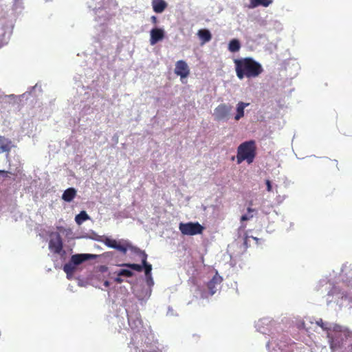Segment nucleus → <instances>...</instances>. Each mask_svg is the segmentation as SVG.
<instances>
[{
  "label": "nucleus",
  "mask_w": 352,
  "mask_h": 352,
  "mask_svg": "<svg viewBox=\"0 0 352 352\" xmlns=\"http://www.w3.org/2000/svg\"><path fill=\"white\" fill-rule=\"evenodd\" d=\"M125 247L127 248V250H130L133 253L140 255L143 250H140L139 248L133 246L130 243L125 241Z\"/></svg>",
  "instance_id": "obj_21"
},
{
  "label": "nucleus",
  "mask_w": 352,
  "mask_h": 352,
  "mask_svg": "<svg viewBox=\"0 0 352 352\" xmlns=\"http://www.w3.org/2000/svg\"><path fill=\"white\" fill-rule=\"evenodd\" d=\"M146 282H147V284L148 285H151L153 284V278L151 277V280H148V278H146Z\"/></svg>",
  "instance_id": "obj_34"
},
{
  "label": "nucleus",
  "mask_w": 352,
  "mask_h": 352,
  "mask_svg": "<svg viewBox=\"0 0 352 352\" xmlns=\"http://www.w3.org/2000/svg\"><path fill=\"white\" fill-rule=\"evenodd\" d=\"M12 148V141L0 135V153L9 152Z\"/></svg>",
  "instance_id": "obj_13"
},
{
  "label": "nucleus",
  "mask_w": 352,
  "mask_h": 352,
  "mask_svg": "<svg viewBox=\"0 0 352 352\" xmlns=\"http://www.w3.org/2000/svg\"><path fill=\"white\" fill-rule=\"evenodd\" d=\"M9 174H10V173L8 171L0 170V175H1L3 177H8Z\"/></svg>",
  "instance_id": "obj_31"
},
{
  "label": "nucleus",
  "mask_w": 352,
  "mask_h": 352,
  "mask_svg": "<svg viewBox=\"0 0 352 352\" xmlns=\"http://www.w3.org/2000/svg\"><path fill=\"white\" fill-rule=\"evenodd\" d=\"M253 217V214H244L241 217V221H245L250 220Z\"/></svg>",
  "instance_id": "obj_28"
},
{
  "label": "nucleus",
  "mask_w": 352,
  "mask_h": 352,
  "mask_svg": "<svg viewBox=\"0 0 352 352\" xmlns=\"http://www.w3.org/2000/svg\"><path fill=\"white\" fill-rule=\"evenodd\" d=\"M76 265L72 264V262L69 261V263H66L63 266L64 272L67 274H72L76 270Z\"/></svg>",
  "instance_id": "obj_19"
},
{
  "label": "nucleus",
  "mask_w": 352,
  "mask_h": 352,
  "mask_svg": "<svg viewBox=\"0 0 352 352\" xmlns=\"http://www.w3.org/2000/svg\"><path fill=\"white\" fill-rule=\"evenodd\" d=\"M250 237L252 238L256 242V243H258L259 239L258 238L254 237V236H250Z\"/></svg>",
  "instance_id": "obj_36"
},
{
  "label": "nucleus",
  "mask_w": 352,
  "mask_h": 352,
  "mask_svg": "<svg viewBox=\"0 0 352 352\" xmlns=\"http://www.w3.org/2000/svg\"><path fill=\"white\" fill-rule=\"evenodd\" d=\"M104 285L105 286H109V282L108 281H105L104 282Z\"/></svg>",
  "instance_id": "obj_37"
},
{
  "label": "nucleus",
  "mask_w": 352,
  "mask_h": 352,
  "mask_svg": "<svg viewBox=\"0 0 352 352\" xmlns=\"http://www.w3.org/2000/svg\"><path fill=\"white\" fill-rule=\"evenodd\" d=\"M180 232L184 235H196L201 234L204 230L199 222L180 223L179 225Z\"/></svg>",
  "instance_id": "obj_3"
},
{
  "label": "nucleus",
  "mask_w": 352,
  "mask_h": 352,
  "mask_svg": "<svg viewBox=\"0 0 352 352\" xmlns=\"http://www.w3.org/2000/svg\"><path fill=\"white\" fill-rule=\"evenodd\" d=\"M114 280L117 283H122L123 282V279L119 276H118V277L115 278Z\"/></svg>",
  "instance_id": "obj_32"
},
{
  "label": "nucleus",
  "mask_w": 352,
  "mask_h": 352,
  "mask_svg": "<svg viewBox=\"0 0 352 352\" xmlns=\"http://www.w3.org/2000/svg\"><path fill=\"white\" fill-rule=\"evenodd\" d=\"M151 20L152 23L154 24H156L157 23V19L155 16H152L151 17Z\"/></svg>",
  "instance_id": "obj_33"
},
{
  "label": "nucleus",
  "mask_w": 352,
  "mask_h": 352,
  "mask_svg": "<svg viewBox=\"0 0 352 352\" xmlns=\"http://www.w3.org/2000/svg\"><path fill=\"white\" fill-rule=\"evenodd\" d=\"M197 36L201 41V45L209 42L212 39V34L208 30L201 29L197 32Z\"/></svg>",
  "instance_id": "obj_12"
},
{
  "label": "nucleus",
  "mask_w": 352,
  "mask_h": 352,
  "mask_svg": "<svg viewBox=\"0 0 352 352\" xmlns=\"http://www.w3.org/2000/svg\"><path fill=\"white\" fill-rule=\"evenodd\" d=\"M273 0H250V8H254L262 6L263 7H268L272 3Z\"/></svg>",
  "instance_id": "obj_16"
},
{
  "label": "nucleus",
  "mask_w": 352,
  "mask_h": 352,
  "mask_svg": "<svg viewBox=\"0 0 352 352\" xmlns=\"http://www.w3.org/2000/svg\"><path fill=\"white\" fill-rule=\"evenodd\" d=\"M165 36L164 30L162 28H153L150 32V44L155 45L159 41L164 39Z\"/></svg>",
  "instance_id": "obj_7"
},
{
  "label": "nucleus",
  "mask_w": 352,
  "mask_h": 352,
  "mask_svg": "<svg viewBox=\"0 0 352 352\" xmlns=\"http://www.w3.org/2000/svg\"><path fill=\"white\" fill-rule=\"evenodd\" d=\"M76 195V190L74 188H69L66 189L62 195V199L67 201H72Z\"/></svg>",
  "instance_id": "obj_14"
},
{
  "label": "nucleus",
  "mask_w": 352,
  "mask_h": 352,
  "mask_svg": "<svg viewBox=\"0 0 352 352\" xmlns=\"http://www.w3.org/2000/svg\"><path fill=\"white\" fill-rule=\"evenodd\" d=\"M120 266H124L131 270H135L137 272H142L143 270L142 265H139L136 263H123L120 265Z\"/></svg>",
  "instance_id": "obj_20"
},
{
  "label": "nucleus",
  "mask_w": 352,
  "mask_h": 352,
  "mask_svg": "<svg viewBox=\"0 0 352 352\" xmlns=\"http://www.w3.org/2000/svg\"><path fill=\"white\" fill-rule=\"evenodd\" d=\"M232 109V105L226 103L219 104L214 110L213 116L217 121H228Z\"/></svg>",
  "instance_id": "obj_4"
},
{
  "label": "nucleus",
  "mask_w": 352,
  "mask_h": 352,
  "mask_svg": "<svg viewBox=\"0 0 352 352\" xmlns=\"http://www.w3.org/2000/svg\"><path fill=\"white\" fill-rule=\"evenodd\" d=\"M254 211V209H252V208H251L250 207H249V208H248V213H252V212H253Z\"/></svg>",
  "instance_id": "obj_35"
},
{
  "label": "nucleus",
  "mask_w": 352,
  "mask_h": 352,
  "mask_svg": "<svg viewBox=\"0 0 352 352\" xmlns=\"http://www.w3.org/2000/svg\"><path fill=\"white\" fill-rule=\"evenodd\" d=\"M142 266L144 268L146 277L148 280H151L152 265L146 262L145 264H142Z\"/></svg>",
  "instance_id": "obj_22"
},
{
  "label": "nucleus",
  "mask_w": 352,
  "mask_h": 352,
  "mask_svg": "<svg viewBox=\"0 0 352 352\" xmlns=\"http://www.w3.org/2000/svg\"><path fill=\"white\" fill-rule=\"evenodd\" d=\"M129 324L130 325V327L135 329H137L139 327V326H142V321L140 318H138L135 321H132V320L131 318H129Z\"/></svg>",
  "instance_id": "obj_23"
},
{
  "label": "nucleus",
  "mask_w": 352,
  "mask_h": 352,
  "mask_svg": "<svg viewBox=\"0 0 352 352\" xmlns=\"http://www.w3.org/2000/svg\"><path fill=\"white\" fill-rule=\"evenodd\" d=\"M104 243L107 247L114 248L124 254L127 252V248L125 247V242L123 244H121L120 241L118 242L116 239L107 237L104 241Z\"/></svg>",
  "instance_id": "obj_8"
},
{
  "label": "nucleus",
  "mask_w": 352,
  "mask_h": 352,
  "mask_svg": "<svg viewBox=\"0 0 352 352\" xmlns=\"http://www.w3.org/2000/svg\"><path fill=\"white\" fill-rule=\"evenodd\" d=\"M49 248L55 254H60L62 252L63 240L59 234H57L55 237L50 240Z\"/></svg>",
  "instance_id": "obj_6"
},
{
  "label": "nucleus",
  "mask_w": 352,
  "mask_h": 352,
  "mask_svg": "<svg viewBox=\"0 0 352 352\" xmlns=\"http://www.w3.org/2000/svg\"><path fill=\"white\" fill-rule=\"evenodd\" d=\"M151 5L155 13L163 12L168 6L167 3L164 0H152Z\"/></svg>",
  "instance_id": "obj_11"
},
{
  "label": "nucleus",
  "mask_w": 352,
  "mask_h": 352,
  "mask_svg": "<svg viewBox=\"0 0 352 352\" xmlns=\"http://www.w3.org/2000/svg\"><path fill=\"white\" fill-rule=\"evenodd\" d=\"M89 218V217L87 212L83 210L76 216L75 221L77 224L80 225L83 221L87 220Z\"/></svg>",
  "instance_id": "obj_18"
},
{
  "label": "nucleus",
  "mask_w": 352,
  "mask_h": 352,
  "mask_svg": "<svg viewBox=\"0 0 352 352\" xmlns=\"http://www.w3.org/2000/svg\"><path fill=\"white\" fill-rule=\"evenodd\" d=\"M142 352H161L155 346H148L147 349H143Z\"/></svg>",
  "instance_id": "obj_26"
},
{
  "label": "nucleus",
  "mask_w": 352,
  "mask_h": 352,
  "mask_svg": "<svg viewBox=\"0 0 352 352\" xmlns=\"http://www.w3.org/2000/svg\"><path fill=\"white\" fill-rule=\"evenodd\" d=\"M248 105H249V103H245L243 102H239L236 104V113L234 116L235 120L238 121L244 116V109Z\"/></svg>",
  "instance_id": "obj_15"
},
{
  "label": "nucleus",
  "mask_w": 352,
  "mask_h": 352,
  "mask_svg": "<svg viewBox=\"0 0 352 352\" xmlns=\"http://www.w3.org/2000/svg\"><path fill=\"white\" fill-rule=\"evenodd\" d=\"M234 63L236 76L240 80L256 78L263 72L262 65L250 57L235 59Z\"/></svg>",
  "instance_id": "obj_1"
},
{
  "label": "nucleus",
  "mask_w": 352,
  "mask_h": 352,
  "mask_svg": "<svg viewBox=\"0 0 352 352\" xmlns=\"http://www.w3.org/2000/svg\"><path fill=\"white\" fill-rule=\"evenodd\" d=\"M324 161H325L324 162L325 164L334 165L336 166V169L338 170H339L338 162V161L336 160H331V159H329V158H325Z\"/></svg>",
  "instance_id": "obj_25"
},
{
  "label": "nucleus",
  "mask_w": 352,
  "mask_h": 352,
  "mask_svg": "<svg viewBox=\"0 0 352 352\" xmlns=\"http://www.w3.org/2000/svg\"><path fill=\"white\" fill-rule=\"evenodd\" d=\"M139 256H140L142 258V263L145 264L147 262V254L146 252L143 250Z\"/></svg>",
  "instance_id": "obj_27"
},
{
  "label": "nucleus",
  "mask_w": 352,
  "mask_h": 352,
  "mask_svg": "<svg viewBox=\"0 0 352 352\" xmlns=\"http://www.w3.org/2000/svg\"><path fill=\"white\" fill-rule=\"evenodd\" d=\"M256 154V145L254 140H249L241 143L237 148V164L243 161L248 164L253 162Z\"/></svg>",
  "instance_id": "obj_2"
},
{
  "label": "nucleus",
  "mask_w": 352,
  "mask_h": 352,
  "mask_svg": "<svg viewBox=\"0 0 352 352\" xmlns=\"http://www.w3.org/2000/svg\"><path fill=\"white\" fill-rule=\"evenodd\" d=\"M222 282V278L217 274L207 283V287L210 295H213L217 292V286Z\"/></svg>",
  "instance_id": "obj_10"
},
{
  "label": "nucleus",
  "mask_w": 352,
  "mask_h": 352,
  "mask_svg": "<svg viewBox=\"0 0 352 352\" xmlns=\"http://www.w3.org/2000/svg\"><path fill=\"white\" fill-rule=\"evenodd\" d=\"M250 238V236H248L246 235L243 239V245L245 249H247L250 246V245H249V239Z\"/></svg>",
  "instance_id": "obj_29"
},
{
  "label": "nucleus",
  "mask_w": 352,
  "mask_h": 352,
  "mask_svg": "<svg viewBox=\"0 0 352 352\" xmlns=\"http://www.w3.org/2000/svg\"><path fill=\"white\" fill-rule=\"evenodd\" d=\"M266 186H267V190L268 192H271L272 190V186L271 184V182L269 179H267L265 182Z\"/></svg>",
  "instance_id": "obj_30"
},
{
  "label": "nucleus",
  "mask_w": 352,
  "mask_h": 352,
  "mask_svg": "<svg viewBox=\"0 0 352 352\" xmlns=\"http://www.w3.org/2000/svg\"><path fill=\"white\" fill-rule=\"evenodd\" d=\"M118 276L132 277L133 276V272L129 270L122 269L118 272Z\"/></svg>",
  "instance_id": "obj_24"
},
{
  "label": "nucleus",
  "mask_w": 352,
  "mask_h": 352,
  "mask_svg": "<svg viewBox=\"0 0 352 352\" xmlns=\"http://www.w3.org/2000/svg\"><path fill=\"white\" fill-rule=\"evenodd\" d=\"M175 74L180 76L182 80L188 76L190 74V69L186 61L180 60L176 62Z\"/></svg>",
  "instance_id": "obj_5"
},
{
  "label": "nucleus",
  "mask_w": 352,
  "mask_h": 352,
  "mask_svg": "<svg viewBox=\"0 0 352 352\" xmlns=\"http://www.w3.org/2000/svg\"><path fill=\"white\" fill-rule=\"evenodd\" d=\"M241 45L237 39H232L230 41L228 45V49L232 52H238L240 50Z\"/></svg>",
  "instance_id": "obj_17"
},
{
  "label": "nucleus",
  "mask_w": 352,
  "mask_h": 352,
  "mask_svg": "<svg viewBox=\"0 0 352 352\" xmlns=\"http://www.w3.org/2000/svg\"><path fill=\"white\" fill-rule=\"evenodd\" d=\"M98 257L96 254H77L72 255L70 261L72 262V264H74L76 266L81 264L84 261H86L89 259H94Z\"/></svg>",
  "instance_id": "obj_9"
}]
</instances>
